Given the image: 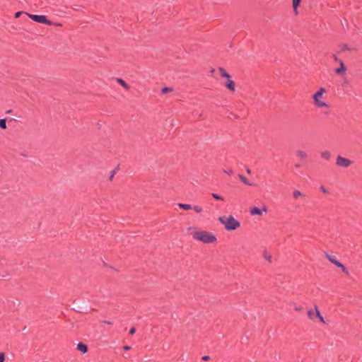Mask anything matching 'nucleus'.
<instances>
[{
	"label": "nucleus",
	"instance_id": "obj_1",
	"mask_svg": "<svg viewBox=\"0 0 362 362\" xmlns=\"http://www.w3.org/2000/svg\"><path fill=\"white\" fill-rule=\"evenodd\" d=\"M218 220L228 231L235 230L240 226V222L232 215L220 216Z\"/></svg>",
	"mask_w": 362,
	"mask_h": 362
},
{
	"label": "nucleus",
	"instance_id": "obj_2",
	"mask_svg": "<svg viewBox=\"0 0 362 362\" xmlns=\"http://www.w3.org/2000/svg\"><path fill=\"white\" fill-rule=\"evenodd\" d=\"M192 235L194 240L201 241L205 244L214 243L217 240L215 235L205 230L195 231Z\"/></svg>",
	"mask_w": 362,
	"mask_h": 362
},
{
	"label": "nucleus",
	"instance_id": "obj_3",
	"mask_svg": "<svg viewBox=\"0 0 362 362\" xmlns=\"http://www.w3.org/2000/svg\"><path fill=\"white\" fill-rule=\"evenodd\" d=\"M326 93L324 88H320L313 95V100L315 106L317 108H327L329 107L328 103L323 100V95Z\"/></svg>",
	"mask_w": 362,
	"mask_h": 362
},
{
	"label": "nucleus",
	"instance_id": "obj_4",
	"mask_svg": "<svg viewBox=\"0 0 362 362\" xmlns=\"http://www.w3.org/2000/svg\"><path fill=\"white\" fill-rule=\"evenodd\" d=\"M307 313L309 319L314 320L316 317H317L322 323H327L324 317L321 315L317 305H315L314 310H309Z\"/></svg>",
	"mask_w": 362,
	"mask_h": 362
},
{
	"label": "nucleus",
	"instance_id": "obj_5",
	"mask_svg": "<svg viewBox=\"0 0 362 362\" xmlns=\"http://www.w3.org/2000/svg\"><path fill=\"white\" fill-rule=\"evenodd\" d=\"M28 16L30 19L37 23L46 24L47 25H51L53 24V22L48 20L44 15L29 14Z\"/></svg>",
	"mask_w": 362,
	"mask_h": 362
},
{
	"label": "nucleus",
	"instance_id": "obj_6",
	"mask_svg": "<svg viewBox=\"0 0 362 362\" xmlns=\"http://www.w3.org/2000/svg\"><path fill=\"white\" fill-rule=\"evenodd\" d=\"M326 257L332 262L333 263L334 265H336L337 267H339L341 269V271L348 274V270L345 267V266L341 264L339 260H337L336 259V257L333 255H328V254H326Z\"/></svg>",
	"mask_w": 362,
	"mask_h": 362
},
{
	"label": "nucleus",
	"instance_id": "obj_7",
	"mask_svg": "<svg viewBox=\"0 0 362 362\" xmlns=\"http://www.w3.org/2000/svg\"><path fill=\"white\" fill-rule=\"evenodd\" d=\"M267 212V208L265 205H263L261 209L257 207H252L250 209V213L252 216H262L264 214Z\"/></svg>",
	"mask_w": 362,
	"mask_h": 362
},
{
	"label": "nucleus",
	"instance_id": "obj_8",
	"mask_svg": "<svg viewBox=\"0 0 362 362\" xmlns=\"http://www.w3.org/2000/svg\"><path fill=\"white\" fill-rule=\"evenodd\" d=\"M351 160L348 158L339 156L337 158L336 165L339 167L347 168L351 165Z\"/></svg>",
	"mask_w": 362,
	"mask_h": 362
},
{
	"label": "nucleus",
	"instance_id": "obj_9",
	"mask_svg": "<svg viewBox=\"0 0 362 362\" xmlns=\"http://www.w3.org/2000/svg\"><path fill=\"white\" fill-rule=\"evenodd\" d=\"M225 86L228 89H229L232 92H234L235 90V83L230 79V78H227V81L225 83Z\"/></svg>",
	"mask_w": 362,
	"mask_h": 362
},
{
	"label": "nucleus",
	"instance_id": "obj_10",
	"mask_svg": "<svg viewBox=\"0 0 362 362\" xmlns=\"http://www.w3.org/2000/svg\"><path fill=\"white\" fill-rule=\"evenodd\" d=\"M296 155L301 160H305L308 156L307 153L305 151L300 149L296 151Z\"/></svg>",
	"mask_w": 362,
	"mask_h": 362
},
{
	"label": "nucleus",
	"instance_id": "obj_11",
	"mask_svg": "<svg viewBox=\"0 0 362 362\" xmlns=\"http://www.w3.org/2000/svg\"><path fill=\"white\" fill-rule=\"evenodd\" d=\"M77 349L81 352L82 354H85L88 351V347L85 344H83L81 342H79L77 344Z\"/></svg>",
	"mask_w": 362,
	"mask_h": 362
},
{
	"label": "nucleus",
	"instance_id": "obj_12",
	"mask_svg": "<svg viewBox=\"0 0 362 362\" xmlns=\"http://www.w3.org/2000/svg\"><path fill=\"white\" fill-rule=\"evenodd\" d=\"M345 71H346V67H345L343 62L340 61V66L335 69V72L337 74H344L345 72Z\"/></svg>",
	"mask_w": 362,
	"mask_h": 362
},
{
	"label": "nucleus",
	"instance_id": "obj_13",
	"mask_svg": "<svg viewBox=\"0 0 362 362\" xmlns=\"http://www.w3.org/2000/svg\"><path fill=\"white\" fill-rule=\"evenodd\" d=\"M117 81L119 83L122 87H124L126 90H129L130 88L129 86L122 78H117Z\"/></svg>",
	"mask_w": 362,
	"mask_h": 362
},
{
	"label": "nucleus",
	"instance_id": "obj_14",
	"mask_svg": "<svg viewBox=\"0 0 362 362\" xmlns=\"http://www.w3.org/2000/svg\"><path fill=\"white\" fill-rule=\"evenodd\" d=\"M218 70H219L220 74L222 77H224L226 78H230V76L227 73V71L223 68L220 67L218 69Z\"/></svg>",
	"mask_w": 362,
	"mask_h": 362
},
{
	"label": "nucleus",
	"instance_id": "obj_15",
	"mask_svg": "<svg viewBox=\"0 0 362 362\" xmlns=\"http://www.w3.org/2000/svg\"><path fill=\"white\" fill-rule=\"evenodd\" d=\"M305 197V195H304V194H303L300 191H299V190H297V189L293 190V197L294 199H297V198H298V197Z\"/></svg>",
	"mask_w": 362,
	"mask_h": 362
},
{
	"label": "nucleus",
	"instance_id": "obj_16",
	"mask_svg": "<svg viewBox=\"0 0 362 362\" xmlns=\"http://www.w3.org/2000/svg\"><path fill=\"white\" fill-rule=\"evenodd\" d=\"M300 0H293V8L296 14L298 13L297 8L300 4Z\"/></svg>",
	"mask_w": 362,
	"mask_h": 362
},
{
	"label": "nucleus",
	"instance_id": "obj_17",
	"mask_svg": "<svg viewBox=\"0 0 362 362\" xmlns=\"http://www.w3.org/2000/svg\"><path fill=\"white\" fill-rule=\"evenodd\" d=\"M178 206L182 209H185V210H189V209H192V207L190 204H182V203H179L178 204Z\"/></svg>",
	"mask_w": 362,
	"mask_h": 362
},
{
	"label": "nucleus",
	"instance_id": "obj_18",
	"mask_svg": "<svg viewBox=\"0 0 362 362\" xmlns=\"http://www.w3.org/2000/svg\"><path fill=\"white\" fill-rule=\"evenodd\" d=\"M239 178L240 180L245 185H249V186H252V184L251 182H250L246 177H245L243 175H239Z\"/></svg>",
	"mask_w": 362,
	"mask_h": 362
},
{
	"label": "nucleus",
	"instance_id": "obj_19",
	"mask_svg": "<svg viewBox=\"0 0 362 362\" xmlns=\"http://www.w3.org/2000/svg\"><path fill=\"white\" fill-rule=\"evenodd\" d=\"M263 257L267 260L269 262H270L272 261V255L271 254L267 252V251H264L263 252Z\"/></svg>",
	"mask_w": 362,
	"mask_h": 362
},
{
	"label": "nucleus",
	"instance_id": "obj_20",
	"mask_svg": "<svg viewBox=\"0 0 362 362\" xmlns=\"http://www.w3.org/2000/svg\"><path fill=\"white\" fill-rule=\"evenodd\" d=\"M321 156H322V158H323L324 159L327 160L330 158L331 155L329 151H325L322 152Z\"/></svg>",
	"mask_w": 362,
	"mask_h": 362
},
{
	"label": "nucleus",
	"instance_id": "obj_21",
	"mask_svg": "<svg viewBox=\"0 0 362 362\" xmlns=\"http://www.w3.org/2000/svg\"><path fill=\"white\" fill-rule=\"evenodd\" d=\"M223 173L227 174L229 176H231L233 175V170L230 168H227L223 169Z\"/></svg>",
	"mask_w": 362,
	"mask_h": 362
},
{
	"label": "nucleus",
	"instance_id": "obj_22",
	"mask_svg": "<svg viewBox=\"0 0 362 362\" xmlns=\"http://www.w3.org/2000/svg\"><path fill=\"white\" fill-rule=\"evenodd\" d=\"M0 127L2 129L6 128V119H0Z\"/></svg>",
	"mask_w": 362,
	"mask_h": 362
},
{
	"label": "nucleus",
	"instance_id": "obj_23",
	"mask_svg": "<svg viewBox=\"0 0 362 362\" xmlns=\"http://www.w3.org/2000/svg\"><path fill=\"white\" fill-rule=\"evenodd\" d=\"M192 209L194 210L197 213H202L203 211V209L199 206H194L192 207Z\"/></svg>",
	"mask_w": 362,
	"mask_h": 362
},
{
	"label": "nucleus",
	"instance_id": "obj_24",
	"mask_svg": "<svg viewBox=\"0 0 362 362\" xmlns=\"http://www.w3.org/2000/svg\"><path fill=\"white\" fill-rule=\"evenodd\" d=\"M212 197L216 199H218V200H223V197L220 195H218V194H216V193H212Z\"/></svg>",
	"mask_w": 362,
	"mask_h": 362
},
{
	"label": "nucleus",
	"instance_id": "obj_25",
	"mask_svg": "<svg viewBox=\"0 0 362 362\" xmlns=\"http://www.w3.org/2000/svg\"><path fill=\"white\" fill-rule=\"evenodd\" d=\"M320 189L323 193L329 194V191L324 186H320Z\"/></svg>",
	"mask_w": 362,
	"mask_h": 362
},
{
	"label": "nucleus",
	"instance_id": "obj_26",
	"mask_svg": "<svg viewBox=\"0 0 362 362\" xmlns=\"http://www.w3.org/2000/svg\"><path fill=\"white\" fill-rule=\"evenodd\" d=\"M5 361V354L3 352H0V362H4Z\"/></svg>",
	"mask_w": 362,
	"mask_h": 362
},
{
	"label": "nucleus",
	"instance_id": "obj_27",
	"mask_svg": "<svg viewBox=\"0 0 362 362\" xmlns=\"http://www.w3.org/2000/svg\"><path fill=\"white\" fill-rule=\"evenodd\" d=\"M171 90H172V89L170 88L165 87L162 89V93H165L170 92Z\"/></svg>",
	"mask_w": 362,
	"mask_h": 362
},
{
	"label": "nucleus",
	"instance_id": "obj_28",
	"mask_svg": "<svg viewBox=\"0 0 362 362\" xmlns=\"http://www.w3.org/2000/svg\"><path fill=\"white\" fill-rule=\"evenodd\" d=\"M52 25L57 26V27H62V24L60 23H54L53 22V24Z\"/></svg>",
	"mask_w": 362,
	"mask_h": 362
},
{
	"label": "nucleus",
	"instance_id": "obj_29",
	"mask_svg": "<svg viewBox=\"0 0 362 362\" xmlns=\"http://www.w3.org/2000/svg\"><path fill=\"white\" fill-rule=\"evenodd\" d=\"M136 332V329L134 327H132L129 330V334H134Z\"/></svg>",
	"mask_w": 362,
	"mask_h": 362
},
{
	"label": "nucleus",
	"instance_id": "obj_30",
	"mask_svg": "<svg viewBox=\"0 0 362 362\" xmlns=\"http://www.w3.org/2000/svg\"><path fill=\"white\" fill-rule=\"evenodd\" d=\"M202 359L204 361H209L210 359V357L209 356H203L202 357Z\"/></svg>",
	"mask_w": 362,
	"mask_h": 362
},
{
	"label": "nucleus",
	"instance_id": "obj_31",
	"mask_svg": "<svg viewBox=\"0 0 362 362\" xmlns=\"http://www.w3.org/2000/svg\"><path fill=\"white\" fill-rule=\"evenodd\" d=\"M131 347L129 346H123V349L125 350V351H129L130 350Z\"/></svg>",
	"mask_w": 362,
	"mask_h": 362
},
{
	"label": "nucleus",
	"instance_id": "obj_32",
	"mask_svg": "<svg viewBox=\"0 0 362 362\" xmlns=\"http://www.w3.org/2000/svg\"><path fill=\"white\" fill-rule=\"evenodd\" d=\"M21 13L18 11V12L16 13L15 17L18 18L21 16Z\"/></svg>",
	"mask_w": 362,
	"mask_h": 362
},
{
	"label": "nucleus",
	"instance_id": "obj_33",
	"mask_svg": "<svg viewBox=\"0 0 362 362\" xmlns=\"http://www.w3.org/2000/svg\"><path fill=\"white\" fill-rule=\"evenodd\" d=\"M295 310H296V311H300V310H301V308H300V307H296V308H295Z\"/></svg>",
	"mask_w": 362,
	"mask_h": 362
},
{
	"label": "nucleus",
	"instance_id": "obj_34",
	"mask_svg": "<svg viewBox=\"0 0 362 362\" xmlns=\"http://www.w3.org/2000/svg\"><path fill=\"white\" fill-rule=\"evenodd\" d=\"M247 173L248 174H250V173H251V170H250V169L247 168Z\"/></svg>",
	"mask_w": 362,
	"mask_h": 362
},
{
	"label": "nucleus",
	"instance_id": "obj_35",
	"mask_svg": "<svg viewBox=\"0 0 362 362\" xmlns=\"http://www.w3.org/2000/svg\"><path fill=\"white\" fill-rule=\"evenodd\" d=\"M344 49H349V48L346 47V45L344 46Z\"/></svg>",
	"mask_w": 362,
	"mask_h": 362
}]
</instances>
